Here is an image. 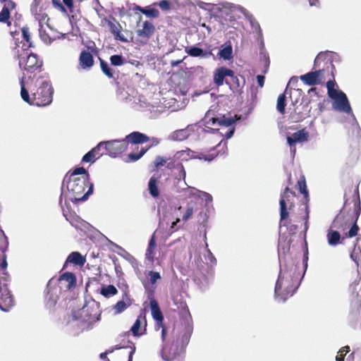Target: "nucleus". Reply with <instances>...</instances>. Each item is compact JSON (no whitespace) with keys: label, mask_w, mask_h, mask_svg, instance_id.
<instances>
[{"label":"nucleus","mask_w":361,"mask_h":361,"mask_svg":"<svg viewBox=\"0 0 361 361\" xmlns=\"http://www.w3.org/2000/svg\"><path fill=\"white\" fill-rule=\"evenodd\" d=\"M128 147V142L126 140V138L121 140L106 142V154L111 157H116L122 154L127 150Z\"/></svg>","instance_id":"14"},{"label":"nucleus","mask_w":361,"mask_h":361,"mask_svg":"<svg viewBox=\"0 0 361 361\" xmlns=\"http://www.w3.org/2000/svg\"><path fill=\"white\" fill-rule=\"evenodd\" d=\"M63 2L69 8H72L73 7V0H63Z\"/></svg>","instance_id":"63"},{"label":"nucleus","mask_w":361,"mask_h":361,"mask_svg":"<svg viewBox=\"0 0 361 361\" xmlns=\"http://www.w3.org/2000/svg\"><path fill=\"white\" fill-rule=\"evenodd\" d=\"M52 3L56 8L64 10L63 6L60 0H52Z\"/></svg>","instance_id":"61"},{"label":"nucleus","mask_w":361,"mask_h":361,"mask_svg":"<svg viewBox=\"0 0 361 361\" xmlns=\"http://www.w3.org/2000/svg\"><path fill=\"white\" fill-rule=\"evenodd\" d=\"M309 4L310 6H319V0H309Z\"/></svg>","instance_id":"64"},{"label":"nucleus","mask_w":361,"mask_h":361,"mask_svg":"<svg viewBox=\"0 0 361 361\" xmlns=\"http://www.w3.org/2000/svg\"><path fill=\"white\" fill-rule=\"evenodd\" d=\"M32 13L35 16L37 20L39 21L40 27H42L44 23H47L49 21L48 15L44 13L42 7H39V3L37 0H35L31 5Z\"/></svg>","instance_id":"22"},{"label":"nucleus","mask_w":361,"mask_h":361,"mask_svg":"<svg viewBox=\"0 0 361 361\" xmlns=\"http://www.w3.org/2000/svg\"><path fill=\"white\" fill-rule=\"evenodd\" d=\"M111 64L114 66H120L124 64L125 60L121 55H112L110 57Z\"/></svg>","instance_id":"47"},{"label":"nucleus","mask_w":361,"mask_h":361,"mask_svg":"<svg viewBox=\"0 0 361 361\" xmlns=\"http://www.w3.org/2000/svg\"><path fill=\"white\" fill-rule=\"evenodd\" d=\"M139 10L145 15L149 17L157 18L159 17V12L156 8H142L139 7Z\"/></svg>","instance_id":"49"},{"label":"nucleus","mask_w":361,"mask_h":361,"mask_svg":"<svg viewBox=\"0 0 361 361\" xmlns=\"http://www.w3.org/2000/svg\"><path fill=\"white\" fill-rule=\"evenodd\" d=\"M306 117V114L300 109V106L295 108L290 114V118L294 122H300L303 121Z\"/></svg>","instance_id":"43"},{"label":"nucleus","mask_w":361,"mask_h":361,"mask_svg":"<svg viewBox=\"0 0 361 361\" xmlns=\"http://www.w3.org/2000/svg\"><path fill=\"white\" fill-rule=\"evenodd\" d=\"M297 188L299 190L300 192L303 195L305 199V231L308 228V219H309V206L308 202L310 201L309 199V192L307 188L306 180L304 176H302L297 183Z\"/></svg>","instance_id":"16"},{"label":"nucleus","mask_w":361,"mask_h":361,"mask_svg":"<svg viewBox=\"0 0 361 361\" xmlns=\"http://www.w3.org/2000/svg\"><path fill=\"white\" fill-rule=\"evenodd\" d=\"M160 328H161V340L164 343L166 342V336H167V328L164 324V322L162 323V326H160Z\"/></svg>","instance_id":"59"},{"label":"nucleus","mask_w":361,"mask_h":361,"mask_svg":"<svg viewBox=\"0 0 361 361\" xmlns=\"http://www.w3.org/2000/svg\"><path fill=\"white\" fill-rule=\"evenodd\" d=\"M25 74L20 79V96L22 99L30 105L46 106L49 105L53 99L54 88L47 73H42L36 79L35 85L25 87Z\"/></svg>","instance_id":"2"},{"label":"nucleus","mask_w":361,"mask_h":361,"mask_svg":"<svg viewBox=\"0 0 361 361\" xmlns=\"http://www.w3.org/2000/svg\"><path fill=\"white\" fill-rule=\"evenodd\" d=\"M235 78L234 72L226 67H221L216 70L214 74V81L217 86H221L224 84L225 77Z\"/></svg>","instance_id":"21"},{"label":"nucleus","mask_w":361,"mask_h":361,"mask_svg":"<svg viewBox=\"0 0 361 361\" xmlns=\"http://www.w3.org/2000/svg\"><path fill=\"white\" fill-rule=\"evenodd\" d=\"M99 63H100V67L104 75H106L109 78H113L114 76V71L113 70L109 67V65L106 61L104 60L99 59Z\"/></svg>","instance_id":"44"},{"label":"nucleus","mask_w":361,"mask_h":361,"mask_svg":"<svg viewBox=\"0 0 361 361\" xmlns=\"http://www.w3.org/2000/svg\"><path fill=\"white\" fill-rule=\"evenodd\" d=\"M190 191L191 192L190 195L191 196L194 197L196 199H201L204 200L206 202V204L212 202V196L206 192H203L193 188L190 189Z\"/></svg>","instance_id":"34"},{"label":"nucleus","mask_w":361,"mask_h":361,"mask_svg":"<svg viewBox=\"0 0 361 361\" xmlns=\"http://www.w3.org/2000/svg\"><path fill=\"white\" fill-rule=\"evenodd\" d=\"M135 352V347L133 345L129 350L127 348L114 355V361H133V356Z\"/></svg>","instance_id":"27"},{"label":"nucleus","mask_w":361,"mask_h":361,"mask_svg":"<svg viewBox=\"0 0 361 361\" xmlns=\"http://www.w3.org/2000/svg\"><path fill=\"white\" fill-rule=\"evenodd\" d=\"M309 133L305 128L301 129L287 137V142L290 147L291 152L295 154L296 149L295 144L298 142H305L308 140Z\"/></svg>","instance_id":"18"},{"label":"nucleus","mask_w":361,"mask_h":361,"mask_svg":"<svg viewBox=\"0 0 361 361\" xmlns=\"http://www.w3.org/2000/svg\"><path fill=\"white\" fill-rule=\"evenodd\" d=\"M8 245V238L4 231L0 228V276L8 274L7 271L8 263L6 261V251Z\"/></svg>","instance_id":"13"},{"label":"nucleus","mask_w":361,"mask_h":361,"mask_svg":"<svg viewBox=\"0 0 361 361\" xmlns=\"http://www.w3.org/2000/svg\"><path fill=\"white\" fill-rule=\"evenodd\" d=\"M219 55L224 60L231 59L233 58V48L231 43L221 49Z\"/></svg>","instance_id":"40"},{"label":"nucleus","mask_w":361,"mask_h":361,"mask_svg":"<svg viewBox=\"0 0 361 361\" xmlns=\"http://www.w3.org/2000/svg\"><path fill=\"white\" fill-rule=\"evenodd\" d=\"M182 350L173 342H165L161 350V356L165 361H173L180 356Z\"/></svg>","instance_id":"12"},{"label":"nucleus","mask_w":361,"mask_h":361,"mask_svg":"<svg viewBox=\"0 0 361 361\" xmlns=\"http://www.w3.org/2000/svg\"><path fill=\"white\" fill-rule=\"evenodd\" d=\"M19 66L27 75L42 73L44 71L43 61L36 54L30 53L25 57L18 54Z\"/></svg>","instance_id":"7"},{"label":"nucleus","mask_w":361,"mask_h":361,"mask_svg":"<svg viewBox=\"0 0 361 361\" xmlns=\"http://www.w3.org/2000/svg\"><path fill=\"white\" fill-rule=\"evenodd\" d=\"M21 32L25 42L23 43V49L27 50L29 48L34 47L33 42L31 39V34L28 27H23L21 28Z\"/></svg>","instance_id":"36"},{"label":"nucleus","mask_w":361,"mask_h":361,"mask_svg":"<svg viewBox=\"0 0 361 361\" xmlns=\"http://www.w3.org/2000/svg\"><path fill=\"white\" fill-rule=\"evenodd\" d=\"M357 295L358 302L354 305L350 312L351 319L355 322L361 319V293Z\"/></svg>","instance_id":"35"},{"label":"nucleus","mask_w":361,"mask_h":361,"mask_svg":"<svg viewBox=\"0 0 361 361\" xmlns=\"http://www.w3.org/2000/svg\"><path fill=\"white\" fill-rule=\"evenodd\" d=\"M16 8V4L13 1H8L5 4L1 11L0 12V23H6L8 27L11 26L10 11Z\"/></svg>","instance_id":"24"},{"label":"nucleus","mask_w":361,"mask_h":361,"mask_svg":"<svg viewBox=\"0 0 361 361\" xmlns=\"http://www.w3.org/2000/svg\"><path fill=\"white\" fill-rule=\"evenodd\" d=\"M158 6L162 11H166L171 8V2L168 0H162L158 3Z\"/></svg>","instance_id":"55"},{"label":"nucleus","mask_w":361,"mask_h":361,"mask_svg":"<svg viewBox=\"0 0 361 361\" xmlns=\"http://www.w3.org/2000/svg\"><path fill=\"white\" fill-rule=\"evenodd\" d=\"M97 159H99L97 157V156L94 154V151H92V149L90 151H89L87 154H85L82 159V162H86V163H94Z\"/></svg>","instance_id":"48"},{"label":"nucleus","mask_w":361,"mask_h":361,"mask_svg":"<svg viewBox=\"0 0 361 361\" xmlns=\"http://www.w3.org/2000/svg\"><path fill=\"white\" fill-rule=\"evenodd\" d=\"M186 52L191 56L197 57V56H202L204 58H208L211 56H213L212 51H204L201 48L196 47H191L188 49H186Z\"/></svg>","instance_id":"32"},{"label":"nucleus","mask_w":361,"mask_h":361,"mask_svg":"<svg viewBox=\"0 0 361 361\" xmlns=\"http://www.w3.org/2000/svg\"><path fill=\"white\" fill-rule=\"evenodd\" d=\"M147 319L145 310H141L130 331L135 337H140L147 334Z\"/></svg>","instance_id":"11"},{"label":"nucleus","mask_w":361,"mask_h":361,"mask_svg":"<svg viewBox=\"0 0 361 361\" xmlns=\"http://www.w3.org/2000/svg\"><path fill=\"white\" fill-rule=\"evenodd\" d=\"M148 275L149 276V281L152 284L155 283L157 280L161 279V276L159 272L150 271Z\"/></svg>","instance_id":"53"},{"label":"nucleus","mask_w":361,"mask_h":361,"mask_svg":"<svg viewBox=\"0 0 361 361\" xmlns=\"http://www.w3.org/2000/svg\"><path fill=\"white\" fill-rule=\"evenodd\" d=\"M79 64L83 69H90L94 65V58L92 54L86 50L80 52L79 57Z\"/></svg>","instance_id":"26"},{"label":"nucleus","mask_w":361,"mask_h":361,"mask_svg":"<svg viewBox=\"0 0 361 361\" xmlns=\"http://www.w3.org/2000/svg\"><path fill=\"white\" fill-rule=\"evenodd\" d=\"M296 195L294 191L287 186L281 194L280 205V224L282 226H288L287 219L289 217L288 210H292L295 207L294 199Z\"/></svg>","instance_id":"8"},{"label":"nucleus","mask_w":361,"mask_h":361,"mask_svg":"<svg viewBox=\"0 0 361 361\" xmlns=\"http://www.w3.org/2000/svg\"><path fill=\"white\" fill-rule=\"evenodd\" d=\"M157 242L154 233L151 236L146 252L145 260L150 264H153L156 259Z\"/></svg>","instance_id":"23"},{"label":"nucleus","mask_w":361,"mask_h":361,"mask_svg":"<svg viewBox=\"0 0 361 361\" xmlns=\"http://www.w3.org/2000/svg\"><path fill=\"white\" fill-rule=\"evenodd\" d=\"M313 69L314 71L309 72L300 75V79L310 86H314L322 83L326 78L335 80V66L333 63L331 53L329 51H321L316 56Z\"/></svg>","instance_id":"4"},{"label":"nucleus","mask_w":361,"mask_h":361,"mask_svg":"<svg viewBox=\"0 0 361 361\" xmlns=\"http://www.w3.org/2000/svg\"><path fill=\"white\" fill-rule=\"evenodd\" d=\"M176 305L178 309L180 310V312L183 317H189L190 318L191 317L188 307L185 302H180L179 305Z\"/></svg>","instance_id":"50"},{"label":"nucleus","mask_w":361,"mask_h":361,"mask_svg":"<svg viewBox=\"0 0 361 361\" xmlns=\"http://www.w3.org/2000/svg\"><path fill=\"white\" fill-rule=\"evenodd\" d=\"M149 306L152 316L156 322L155 329L159 330L160 329V326H162V323L164 322V315L160 310L157 300L154 298H150Z\"/></svg>","instance_id":"20"},{"label":"nucleus","mask_w":361,"mask_h":361,"mask_svg":"<svg viewBox=\"0 0 361 361\" xmlns=\"http://www.w3.org/2000/svg\"><path fill=\"white\" fill-rule=\"evenodd\" d=\"M257 80L258 85L260 87H262L264 84V76H263L262 75H257Z\"/></svg>","instance_id":"60"},{"label":"nucleus","mask_w":361,"mask_h":361,"mask_svg":"<svg viewBox=\"0 0 361 361\" xmlns=\"http://www.w3.org/2000/svg\"><path fill=\"white\" fill-rule=\"evenodd\" d=\"M155 27L154 25L149 22L145 21L143 23L142 28L137 31V35L141 37L149 39L154 32Z\"/></svg>","instance_id":"31"},{"label":"nucleus","mask_w":361,"mask_h":361,"mask_svg":"<svg viewBox=\"0 0 361 361\" xmlns=\"http://www.w3.org/2000/svg\"><path fill=\"white\" fill-rule=\"evenodd\" d=\"M59 281H65L66 282H67L66 288L68 289H71L75 287L76 285V277L74 275V274L71 272H66L63 274L61 275L60 277L59 278Z\"/></svg>","instance_id":"33"},{"label":"nucleus","mask_w":361,"mask_h":361,"mask_svg":"<svg viewBox=\"0 0 361 361\" xmlns=\"http://www.w3.org/2000/svg\"><path fill=\"white\" fill-rule=\"evenodd\" d=\"M235 122V119L232 117H227L225 115L216 118H209L208 116L206 117V124L207 127H231V128L225 133V136L227 139L231 137L234 133L235 128L233 127V125Z\"/></svg>","instance_id":"10"},{"label":"nucleus","mask_w":361,"mask_h":361,"mask_svg":"<svg viewBox=\"0 0 361 361\" xmlns=\"http://www.w3.org/2000/svg\"><path fill=\"white\" fill-rule=\"evenodd\" d=\"M286 96L285 93L279 94L277 99L276 109L282 115L286 113Z\"/></svg>","instance_id":"41"},{"label":"nucleus","mask_w":361,"mask_h":361,"mask_svg":"<svg viewBox=\"0 0 361 361\" xmlns=\"http://www.w3.org/2000/svg\"><path fill=\"white\" fill-rule=\"evenodd\" d=\"M39 35L41 39L47 44H50L52 42V39L46 34L44 32H42V28L39 29Z\"/></svg>","instance_id":"58"},{"label":"nucleus","mask_w":361,"mask_h":361,"mask_svg":"<svg viewBox=\"0 0 361 361\" xmlns=\"http://www.w3.org/2000/svg\"><path fill=\"white\" fill-rule=\"evenodd\" d=\"M335 80H329L326 82V88L329 97L334 100V109L346 114L352 113L346 94L342 91H338L334 88Z\"/></svg>","instance_id":"6"},{"label":"nucleus","mask_w":361,"mask_h":361,"mask_svg":"<svg viewBox=\"0 0 361 361\" xmlns=\"http://www.w3.org/2000/svg\"><path fill=\"white\" fill-rule=\"evenodd\" d=\"M350 352V347L348 345H345L341 348L338 352V355L336 357V361H344V358L345 355Z\"/></svg>","instance_id":"51"},{"label":"nucleus","mask_w":361,"mask_h":361,"mask_svg":"<svg viewBox=\"0 0 361 361\" xmlns=\"http://www.w3.org/2000/svg\"><path fill=\"white\" fill-rule=\"evenodd\" d=\"M112 352H113V350H106L105 352L102 353L99 355V357H100L101 359H102V360H106V358H108V357H107L108 354L111 353Z\"/></svg>","instance_id":"62"},{"label":"nucleus","mask_w":361,"mask_h":361,"mask_svg":"<svg viewBox=\"0 0 361 361\" xmlns=\"http://www.w3.org/2000/svg\"><path fill=\"white\" fill-rule=\"evenodd\" d=\"M98 158L106 154V142H100L96 147L92 149Z\"/></svg>","instance_id":"45"},{"label":"nucleus","mask_w":361,"mask_h":361,"mask_svg":"<svg viewBox=\"0 0 361 361\" xmlns=\"http://www.w3.org/2000/svg\"><path fill=\"white\" fill-rule=\"evenodd\" d=\"M341 231L338 230H334V228H330L326 234V238L328 243L331 246H336L338 244H341L346 238H343V235L340 233Z\"/></svg>","instance_id":"25"},{"label":"nucleus","mask_w":361,"mask_h":361,"mask_svg":"<svg viewBox=\"0 0 361 361\" xmlns=\"http://www.w3.org/2000/svg\"><path fill=\"white\" fill-rule=\"evenodd\" d=\"M192 214H193V207H191V206H188L184 215L183 216V221H187L192 216Z\"/></svg>","instance_id":"56"},{"label":"nucleus","mask_w":361,"mask_h":361,"mask_svg":"<svg viewBox=\"0 0 361 361\" xmlns=\"http://www.w3.org/2000/svg\"><path fill=\"white\" fill-rule=\"evenodd\" d=\"M151 147V146L148 147H142L139 152H131L128 154V157L126 159V162H135L139 160Z\"/></svg>","instance_id":"38"},{"label":"nucleus","mask_w":361,"mask_h":361,"mask_svg":"<svg viewBox=\"0 0 361 361\" xmlns=\"http://www.w3.org/2000/svg\"><path fill=\"white\" fill-rule=\"evenodd\" d=\"M66 219L73 226H78L80 223V217L74 212H63Z\"/></svg>","instance_id":"39"},{"label":"nucleus","mask_w":361,"mask_h":361,"mask_svg":"<svg viewBox=\"0 0 361 361\" xmlns=\"http://www.w3.org/2000/svg\"><path fill=\"white\" fill-rule=\"evenodd\" d=\"M173 168L178 171V173L176 176V178L178 179V180H180L182 179L183 180H185L186 173H185L183 165L180 163H178V164H176L173 166Z\"/></svg>","instance_id":"46"},{"label":"nucleus","mask_w":361,"mask_h":361,"mask_svg":"<svg viewBox=\"0 0 361 361\" xmlns=\"http://www.w3.org/2000/svg\"><path fill=\"white\" fill-rule=\"evenodd\" d=\"M85 259L82 256L79 252H73L67 257L63 268L68 264L72 263L75 265H84Z\"/></svg>","instance_id":"30"},{"label":"nucleus","mask_w":361,"mask_h":361,"mask_svg":"<svg viewBox=\"0 0 361 361\" xmlns=\"http://www.w3.org/2000/svg\"><path fill=\"white\" fill-rule=\"evenodd\" d=\"M0 276V299L1 310L4 312H8L15 305V300L11 291L8 288L11 281L10 275Z\"/></svg>","instance_id":"9"},{"label":"nucleus","mask_w":361,"mask_h":361,"mask_svg":"<svg viewBox=\"0 0 361 361\" xmlns=\"http://www.w3.org/2000/svg\"><path fill=\"white\" fill-rule=\"evenodd\" d=\"M68 192V197L72 202L85 201L92 193L93 184L90 183V175L83 167L76 168L70 174L67 173L63 180Z\"/></svg>","instance_id":"3"},{"label":"nucleus","mask_w":361,"mask_h":361,"mask_svg":"<svg viewBox=\"0 0 361 361\" xmlns=\"http://www.w3.org/2000/svg\"><path fill=\"white\" fill-rule=\"evenodd\" d=\"M167 160H168L167 159H166L163 157L157 156L155 158L154 161V166L155 167L162 166L166 163Z\"/></svg>","instance_id":"54"},{"label":"nucleus","mask_w":361,"mask_h":361,"mask_svg":"<svg viewBox=\"0 0 361 361\" xmlns=\"http://www.w3.org/2000/svg\"><path fill=\"white\" fill-rule=\"evenodd\" d=\"M344 203L331 223V228L341 231L343 238H352L358 235L357 220L361 214L359 183L352 182L344 192Z\"/></svg>","instance_id":"1"},{"label":"nucleus","mask_w":361,"mask_h":361,"mask_svg":"<svg viewBox=\"0 0 361 361\" xmlns=\"http://www.w3.org/2000/svg\"><path fill=\"white\" fill-rule=\"evenodd\" d=\"M298 286V276H294L292 269L290 270L281 269L275 286V298L286 301L294 294Z\"/></svg>","instance_id":"5"},{"label":"nucleus","mask_w":361,"mask_h":361,"mask_svg":"<svg viewBox=\"0 0 361 361\" xmlns=\"http://www.w3.org/2000/svg\"><path fill=\"white\" fill-rule=\"evenodd\" d=\"M103 21L107 25L110 32L114 35V39L122 42H126L128 40L122 34V26L118 21L112 16L104 18Z\"/></svg>","instance_id":"15"},{"label":"nucleus","mask_w":361,"mask_h":361,"mask_svg":"<svg viewBox=\"0 0 361 361\" xmlns=\"http://www.w3.org/2000/svg\"><path fill=\"white\" fill-rule=\"evenodd\" d=\"M132 305L131 299L128 293L125 292L123 295V300L118 301L114 306L115 314H121Z\"/></svg>","instance_id":"28"},{"label":"nucleus","mask_w":361,"mask_h":361,"mask_svg":"<svg viewBox=\"0 0 361 361\" xmlns=\"http://www.w3.org/2000/svg\"><path fill=\"white\" fill-rule=\"evenodd\" d=\"M100 293L105 298H109L110 296L115 295L118 293V290L113 285H109L104 286L100 290Z\"/></svg>","instance_id":"42"},{"label":"nucleus","mask_w":361,"mask_h":361,"mask_svg":"<svg viewBox=\"0 0 361 361\" xmlns=\"http://www.w3.org/2000/svg\"><path fill=\"white\" fill-rule=\"evenodd\" d=\"M159 176H157L155 175L152 176L148 183V190L149 192L151 195L152 197L154 198H157L160 195V191L159 188Z\"/></svg>","instance_id":"29"},{"label":"nucleus","mask_w":361,"mask_h":361,"mask_svg":"<svg viewBox=\"0 0 361 361\" xmlns=\"http://www.w3.org/2000/svg\"><path fill=\"white\" fill-rule=\"evenodd\" d=\"M192 331V329L190 326L188 325L187 327H185V332L182 336L183 343H185V344L188 343Z\"/></svg>","instance_id":"52"},{"label":"nucleus","mask_w":361,"mask_h":361,"mask_svg":"<svg viewBox=\"0 0 361 361\" xmlns=\"http://www.w3.org/2000/svg\"><path fill=\"white\" fill-rule=\"evenodd\" d=\"M190 130L188 127L184 129H180L174 131L172 134V138L174 140L183 141L186 140L190 136Z\"/></svg>","instance_id":"37"},{"label":"nucleus","mask_w":361,"mask_h":361,"mask_svg":"<svg viewBox=\"0 0 361 361\" xmlns=\"http://www.w3.org/2000/svg\"><path fill=\"white\" fill-rule=\"evenodd\" d=\"M226 145V142L222 144V141H221L216 146H215L214 147L212 148L209 150V154H204L201 152L197 154L195 157V158L198 159H204V161H211L221 153V151H222V154L226 153V150L227 149Z\"/></svg>","instance_id":"17"},{"label":"nucleus","mask_w":361,"mask_h":361,"mask_svg":"<svg viewBox=\"0 0 361 361\" xmlns=\"http://www.w3.org/2000/svg\"><path fill=\"white\" fill-rule=\"evenodd\" d=\"M180 219L177 218L176 219V221L172 222L171 226H170L169 230V232L170 233H173L177 231L178 230H179L180 226H177V224L180 222Z\"/></svg>","instance_id":"57"},{"label":"nucleus","mask_w":361,"mask_h":361,"mask_svg":"<svg viewBox=\"0 0 361 361\" xmlns=\"http://www.w3.org/2000/svg\"><path fill=\"white\" fill-rule=\"evenodd\" d=\"M126 140L128 142V145L130 144V148L135 149H138L137 145L147 142L149 137L144 133L134 131L126 137Z\"/></svg>","instance_id":"19"}]
</instances>
